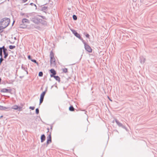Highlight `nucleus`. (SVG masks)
<instances>
[{"label": "nucleus", "mask_w": 157, "mask_h": 157, "mask_svg": "<svg viewBox=\"0 0 157 157\" xmlns=\"http://www.w3.org/2000/svg\"><path fill=\"white\" fill-rule=\"evenodd\" d=\"M12 90L11 89H8L7 88H3L1 89L0 92L2 93H11Z\"/></svg>", "instance_id": "nucleus-9"}, {"label": "nucleus", "mask_w": 157, "mask_h": 157, "mask_svg": "<svg viewBox=\"0 0 157 157\" xmlns=\"http://www.w3.org/2000/svg\"><path fill=\"white\" fill-rule=\"evenodd\" d=\"M0 139H2V136H0Z\"/></svg>", "instance_id": "nucleus-62"}, {"label": "nucleus", "mask_w": 157, "mask_h": 157, "mask_svg": "<svg viewBox=\"0 0 157 157\" xmlns=\"http://www.w3.org/2000/svg\"><path fill=\"white\" fill-rule=\"evenodd\" d=\"M25 17H29V16L28 14H25Z\"/></svg>", "instance_id": "nucleus-43"}, {"label": "nucleus", "mask_w": 157, "mask_h": 157, "mask_svg": "<svg viewBox=\"0 0 157 157\" xmlns=\"http://www.w3.org/2000/svg\"><path fill=\"white\" fill-rule=\"evenodd\" d=\"M27 27V25L25 24V23H22L19 26V28H22V29H25Z\"/></svg>", "instance_id": "nucleus-16"}, {"label": "nucleus", "mask_w": 157, "mask_h": 157, "mask_svg": "<svg viewBox=\"0 0 157 157\" xmlns=\"http://www.w3.org/2000/svg\"><path fill=\"white\" fill-rule=\"evenodd\" d=\"M137 0H132L134 2H136V1Z\"/></svg>", "instance_id": "nucleus-57"}, {"label": "nucleus", "mask_w": 157, "mask_h": 157, "mask_svg": "<svg viewBox=\"0 0 157 157\" xmlns=\"http://www.w3.org/2000/svg\"><path fill=\"white\" fill-rule=\"evenodd\" d=\"M46 11H46V10H44V11H43V12H44V13H47V12H46Z\"/></svg>", "instance_id": "nucleus-53"}, {"label": "nucleus", "mask_w": 157, "mask_h": 157, "mask_svg": "<svg viewBox=\"0 0 157 157\" xmlns=\"http://www.w3.org/2000/svg\"><path fill=\"white\" fill-rule=\"evenodd\" d=\"M35 107L34 106H30L29 107V109H31L32 110H33L34 109Z\"/></svg>", "instance_id": "nucleus-39"}, {"label": "nucleus", "mask_w": 157, "mask_h": 157, "mask_svg": "<svg viewBox=\"0 0 157 157\" xmlns=\"http://www.w3.org/2000/svg\"><path fill=\"white\" fill-rule=\"evenodd\" d=\"M82 111H85V109H83V110H82Z\"/></svg>", "instance_id": "nucleus-64"}, {"label": "nucleus", "mask_w": 157, "mask_h": 157, "mask_svg": "<svg viewBox=\"0 0 157 157\" xmlns=\"http://www.w3.org/2000/svg\"><path fill=\"white\" fill-rule=\"evenodd\" d=\"M24 77V76H20L19 77V78H23Z\"/></svg>", "instance_id": "nucleus-49"}, {"label": "nucleus", "mask_w": 157, "mask_h": 157, "mask_svg": "<svg viewBox=\"0 0 157 157\" xmlns=\"http://www.w3.org/2000/svg\"><path fill=\"white\" fill-rule=\"evenodd\" d=\"M15 45H10L9 46V48L10 49H13L15 48Z\"/></svg>", "instance_id": "nucleus-29"}, {"label": "nucleus", "mask_w": 157, "mask_h": 157, "mask_svg": "<svg viewBox=\"0 0 157 157\" xmlns=\"http://www.w3.org/2000/svg\"><path fill=\"white\" fill-rule=\"evenodd\" d=\"M39 20H40L39 21V24L40 23H41L42 25H47V22L46 21H45L41 18H40V19H39Z\"/></svg>", "instance_id": "nucleus-12"}, {"label": "nucleus", "mask_w": 157, "mask_h": 157, "mask_svg": "<svg viewBox=\"0 0 157 157\" xmlns=\"http://www.w3.org/2000/svg\"><path fill=\"white\" fill-rule=\"evenodd\" d=\"M13 57V56H10L9 57V58L8 59H10L11 58V57Z\"/></svg>", "instance_id": "nucleus-51"}, {"label": "nucleus", "mask_w": 157, "mask_h": 157, "mask_svg": "<svg viewBox=\"0 0 157 157\" xmlns=\"http://www.w3.org/2000/svg\"><path fill=\"white\" fill-rule=\"evenodd\" d=\"M84 44V47L85 50L89 53H91L92 49L90 45L84 40L82 42Z\"/></svg>", "instance_id": "nucleus-3"}, {"label": "nucleus", "mask_w": 157, "mask_h": 157, "mask_svg": "<svg viewBox=\"0 0 157 157\" xmlns=\"http://www.w3.org/2000/svg\"><path fill=\"white\" fill-rule=\"evenodd\" d=\"M48 87L47 86L46 88H45V90L44 91H45V92L46 93V92H47V90H48Z\"/></svg>", "instance_id": "nucleus-42"}, {"label": "nucleus", "mask_w": 157, "mask_h": 157, "mask_svg": "<svg viewBox=\"0 0 157 157\" xmlns=\"http://www.w3.org/2000/svg\"><path fill=\"white\" fill-rule=\"evenodd\" d=\"M49 73L50 74V77H53L56 74V70L53 68L49 70Z\"/></svg>", "instance_id": "nucleus-8"}, {"label": "nucleus", "mask_w": 157, "mask_h": 157, "mask_svg": "<svg viewBox=\"0 0 157 157\" xmlns=\"http://www.w3.org/2000/svg\"><path fill=\"white\" fill-rule=\"evenodd\" d=\"M22 110V107L18 105V108L17 110L18 111H20Z\"/></svg>", "instance_id": "nucleus-35"}, {"label": "nucleus", "mask_w": 157, "mask_h": 157, "mask_svg": "<svg viewBox=\"0 0 157 157\" xmlns=\"http://www.w3.org/2000/svg\"><path fill=\"white\" fill-rule=\"evenodd\" d=\"M10 43L11 44H13L14 43V42H10Z\"/></svg>", "instance_id": "nucleus-60"}, {"label": "nucleus", "mask_w": 157, "mask_h": 157, "mask_svg": "<svg viewBox=\"0 0 157 157\" xmlns=\"http://www.w3.org/2000/svg\"><path fill=\"white\" fill-rule=\"evenodd\" d=\"M6 28V26H4L2 24V21H0V33H2L3 30V29H4Z\"/></svg>", "instance_id": "nucleus-11"}, {"label": "nucleus", "mask_w": 157, "mask_h": 157, "mask_svg": "<svg viewBox=\"0 0 157 157\" xmlns=\"http://www.w3.org/2000/svg\"><path fill=\"white\" fill-rule=\"evenodd\" d=\"M0 50H1L2 54L3 52V54L4 55V58L6 59L8 55V52H7V49L5 47L4 45H3L2 47H0Z\"/></svg>", "instance_id": "nucleus-2"}, {"label": "nucleus", "mask_w": 157, "mask_h": 157, "mask_svg": "<svg viewBox=\"0 0 157 157\" xmlns=\"http://www.w3.org/2000/svg\"><path fill=\"white\" fill-rule=\"evenodd\" d=\"M30 19L35 24L37 25L39 24V21H40L39 19H40V18L38 17L37 16H35L33 17L30 18Z\"/></svg>", "instance_id": "nucleus-5"}, {"label": "nucleus", "mask_w": 157, "mask_h": 157, "mask_svg": "<svg viewBox=\"0 0 157 157\" xmlns=\"http://www.w3.org/2000/svg\"><path fill=\"white\" fill-rule=\"evenodd\" d=\"M52 142V140L51 132H50V133L47 137L46 147L48 145L51 143Z\"/></svg>", "instance_id": "nucleus-6"}, {"label": "nucleus", "mask_w": 157, "mask_h": 157, "mask_svg": "<svg viewBox=\"0 0 157 157\" xmlns=\"http://www.w3.org/2000/svg\"><path fill=\"white\" fill-rule=\"evenodd\" d=\"M14 39L15 40H17V38L16 37H14Z\"/></svg>", "instance_id": "nucleus-59"}, {"label": "nucleus", "mask_w": 157, "mask_h": 157, "mask_svg": "<svg viewBox=\"0 0 157 157\" xmlns=\"http://www.w3.org/2000/svg\"><path fill=\"white\" fill-rule=\"evenodd\" d=\"M37 16L42 18L43 19H44V20H47V19L45 17L43 16L42 15H37Z\"/></svg>", "instance_id": "nucleus-25"}, {"label": "nucleus", "mask_w": 157, "mask_h": 157, "mask_svg": "<svg viewBox=\"0 0 157 157\" xmlns=\"http://www.w3.org/2000/svg\"><path fill=\"white\" fill-rule=\"evenodd\" d=\"M47 129L48 130V131L47 132V133H48V132H49V128H47Z\"/></svg>", "instance_id": "nucleus-48"}, {"label": "nucleus", "mask_w": 157, "mask_h": 157, "mask_svg": "<svg viewBox=\"0 0 157 157\" xmlns=\"http://www.w3.org/2000/svg\"><path fill=\"white\" fill-rule=\"evenodd\" d=\"M17 108H18V105H14L11 108V110L12 109H13L17 110Z\"/></svg>", "instance_id": "nucleus-24"}, {"label": "nucleus", "mask_w": 157, "mask_h": 157, "mask_svg": "<svg viewBox=\"0 0 157 157\" xmlns=\"http://www.w3.org/2000/svg\"><path fill=\"white\" fill-rule=\"evenodd\" d=\"M47 3L45 4L44 5H41V6H39V7L38 8V10H39L44 11V10L47 11L48 10V7L47 6H43L46 5Z\"/></svg>", "instance_id": "nucleus-7"}, {"label": "nucleus", "mask_w": 157, "mask_h": 157, "mask_svg": "<svg viewBox=\"0 0 157 157\" xmlns=\"http://www.w3.org/2000/svg\"><path fill=\"white\" fill-rule=\"evenodd\" d=\"M0 65H1L2 62L4 60L3 58V55L2 54L1 50H0Z\"/></svg>", "instance_id": "nucleus-15"}, {"label": "nucleus", "mask_w": 157, "mask_h": 157, "mask_svg": "<svg viewBox=\"0 0 157 157\" xmlns=\"http://www.w3.org/2000/svg\"><path fill=\"white\" fill-rule=\"evenodd\" d=\"M15 22V21L14 20H13V21L12 23V26H13V25L14 24Z\"/></svg>", "instance_id": "nucleus-46"}, {"label": "nucleus", "mask_w": 157, "mask_h": 157, "mask_svg": "<svg viewBox=\"0 0 157 157\" xmlns=\"http://www.w3.org/2000/svg\"><path fill=\"white\" fill-rule=\"evenodd\" d=\"M28 5V3L25 4L24 5Z\"/></svg>", "instance_id": "nucleus-61"}, {"label": "nucleus", "mask_w": 157, "mask_h": 157, "mask_svg": "<svg viewBox=\"0 0 157 157\" xmlns=\"http://www.w3.org/2000/svg\"><path fill=\"white\" fill-rule=\"evenodd\" d=\"M33 5H34V4L33 3H32V2L31 3H30V4H29V5H31V6H33Z\"/></svg>", "instance_id": "nucleus-47"}, {"label": "nucleus", "mask_w": 157, "mask_h": 157, "mask_svg": "<svg viewBox=\"0 0 157 157\" xmlns=\"http://www.w3.org/2000/svg\"><path fill=\"white\" fill-rule=\"evenodd\" d=\"M0 110H6V111H9L11 110V109L10 107H6L0 105Z\"/></svg>", "instance_id": "nucleus-10"}, {"label": "nucleus", "mask_w": 157, "mask_h": 157, "mask_svg": "<svg viewBox=\"0 0 157 157\" xmlns=\"http://www.w3.org/2000/svg\"><path fill=\"white\" fill-rule=\"evenodd\" d=\"M1 81H2V79L0 77V84H2V83H1Z\"/></svg>", "instance_id": "nucleus-52"}, {"label": "nucleus", "mask_w": 157, "mask_h": 157, "mask_svg": "<svg viewBox=\"0 0 157 157\" xmlns=\"http://www.w3.org/2000/svg\"><path fill=\"white\" fill-rule=\"evenodd\" d=\"M44 98L42 97H40V102H39V105H40L43 102L44 100Z\"/></svg>", "instance_id": "nucleus-27"}, {"label": "nucleus", "mask_w": 157, "mask_h": 157, "mask_svg": "<svg viewBox=\"0 0 157 157\" xmlns=\"http://www.w3.org/2000/svg\"><path fill=\"white\" fill-rule=\"evenodd\" d=\"M107 98L110 101H112V100L109 98V96H107Z\"/></svg>", "instance_id": "nucleus-41"}, {"label": "nucleus", "mask_w": 157, "mask_h": 157, "mask_svg": "<svg viewBox=\"0 0 157 157\" xmlns=\"http://www.w3.org/2000/svg\"><path fill=\"white\" fill-rule=\"evenodd\" d=\"M50 61L51 65L53 64L54 66L56 65V60L54 57H53L52 59H51V58H50Z\"/></svg>", "instance_id": "nucleus-13"}, {"label": "nucleus", "mask_w": 157, "mask_h": 157, "mask_svg": "<svg viewBox=\"0 0 157 157\" xmlns=\"http://www.w3.org/2000/svg\"><path fill=\"white\" fill-rule=\"evenodd\" d=\"M3 117V115H2L0 117V119H1V118H2V117Z\"/></svg>", "instance_id": "nucleus-56"}, {"label": "nucleus", "mask_w": 157, "mask_h": 157, "mask_svg": "<svg viewBox=\"0 0 157 157\" xmlns=\"http://www.w3.org/2000/svg\"><path fill=\"white\" fill-rule=\"evenodd\" d=\"M50 126V131L49 132H51V134L52 133V128H53V124H48Z\"/></svg>", "instance_id": "nucleus-34"}, {"label": "nucleus", "mask_w": 157, "mask_h": 157, "mask_svg": "<svg viewBox=\"0 0 157 157\" xmlns=\"http://www.w3.org/2000/svg\"><path fill=\"white\" fill-rule=\"evenodd\" d=\"M33 6H34L36 7V8H35L36 10H38V8H37V6L35 4H34V5H33Z\"/></svg>", "instance_id": "nucleus-44"}, {"label": "nucleus", "mask_w": 157, "mask_h": 157, "mask_svg": "<svg viewBox=\"0 0 157 157\" xmlns=\"http://www.w3.org/2000/svg\"><path fill=\"white\" fill-rule=\"evenodd\" d=\"M46 93L45 92V91L43 92L40 94V97H42L43 98H44Z\"/></svg>", "instance_id": "nucleus-26"}, {"label": "nucleus", "mask_w": 157, "mask_h": 157, "mask_svg": "<svg viewBox=\"0 0 157 157\" xmlns=\"http://www.w3.org/2000/svg\"><path fill=\"white\" fill-rule=\"evenodd\" d=\"M36 63V65H37V66H39V63L38 62H36V63Z\"/></svg>", "instance_id": "nucleus-50"}, {"label": "nucleus", "mask_w": 157, "mask_h": 157, "mask_svg": "<svg viewBox=\"0 0 157 157\" xmlns=\"http://www.w3.org/2000/svg\"><path fill=\"white\" fill-rule=\"evenodd\" d=\"M145 59L143 56H141L140 57V61L141 63H144L145 61Z\"/></svg>", "instance_id": "nucleus-17"}, {"label": "nucleus", "mask_w": 157, "mask_h": 157, "mask_svg": "<svg viewBox=\"0 0 157 157\" xmlns=\"http://www.w3.org/2000/svg\"><path fill=\"white\" fill-rule=\"evenodd\" d=\"M54 86H55V87L57 88L56 82L54 85H53L51 86V89H52L53 87Z\"/></svg>", "instance_id": "nucleus-37"}, {"label": "nucleus", "mask_w": 157, "mask_h": 157, "mask_svg": "<svg viewBox=\"0 0 157 157\" xmlns=\"http://www.w3.org/2000/svg\"><path fill=\"white\" fill-rule=\"evenodd\" d=\"M72 33L77 38L82 41V42L84 40L81 37L80 35L74 29H70Z\"/></svg>", "instance_id": "nucleus-4"}, {"label": "nucleus", "mask_w": 157, "mask_h": 157, "mask_svg": "<svg viewBox=\"0 0 157 157\" xmlns=\"http://www.w3.org/2000/svg\"><path fill=\"white\" fill-rule=\"evenodd\" d=\"M43 74L42 71H40L39 72L38 76L39 77H42L43 76Z\"/></svg>", "instance_id": "nucleus-31"}, {"label": "nucleus", "mask_w": 157, "mask_h": 157, "mask_svg": "<svg viewBox=\"0 0 157 157\" xmlns=\"http://www.w3.org/2000/svg\"><path fill=\"white\" fill-rule=\"evenodd\" d=\"M28 0H22L23 3H25Z\"/></svg>", "instance_id": "nucleus-45"}, {"label": "nucleus", "mask_w": 157, "mask_h": 157, "mask_svg": "<svg viewBox=\"0 0 157 157\" xmlns=\"http://www.w3.org/2000/svg\"><path fill=\"white\" fill-rule=\"evenodd\" d=\"M28 58L31 61V60L32 59V57H31V56L30 55H29L28 56Z\"/></svg>", "instance_id": "nucleus-38"}, {"label": "nucleus", "mask_w": 157, "mask_h": 157, "mask_svg": "<svg viewBox=\"0 0 157 157\" xmlns=\"http://www.w3.org/2000/svg\"><path fill=\"white\" fill-rule=\"evenodd\" d=\"M21 22L23 23H29V21L26 18H23Z\"/></svg>", "instance_id": "nucleus-20"}, {"label": "nucleus", "mask_w": 157, "mask_h": 157, "mask_svg": "<svg viewBox=\"0 0 157 157\" xmlns=\"http://www.w3.org/2000/svg\"><path fill=\"white\" fill-rule=\"evenodd\" d=\"M21 68L22 69L24 70V71H26L27 70V67H25L24 66L23 64H22L21 66Z\"/></svg>", "instance_id": "nucleus-30"}, {"label": "nucleus", "mask_w": 157, "mask_h": 157, "mask_svg": "<svg viewBox=\"0 0 157 157\" xmlns=\"http://www.w3.org/2000/svg\"><path fill=\"white\" fill-rule=\"evenodd\" d=\"M25 71L26 72V73L27 74H28V72L27 71V70L26 71Z\"/></svg>", "instance_id": "nucleus-54"}, {"label": "nucleus", "mask_w": 157, "mask_h": 157, "mask_svg": "<svg viewBox=\"0 0 157 157\" xmlns=\"http://www.w3.org/2000/svg\"><path fill=\"white\" fill-rule=\"evenodd\" d=\"M83 34L85 36L86 38H88V39H90V35L88 33H86V32H84L83 33Z\"/></svg>", "instance_id": "nucleus-23"}, {"label": "nucleus", "mask_w": 157, "mask_h": 157, "mask_svg": "<svg viewBox=\"0 0 157 157\" xmlns=\"http://www.w3.org/2000/svg\"><path fill=\"white\" fill-rule=\"evenodd\" d=\"M40 142L41 143L43 142L46 139V136L44 134H42L40 136Z\"/></svg>", "instance_id": "nucleus-14"}, {"label": "nucleus", "mask_w": 157, "mask_h": 157, "mask_svg": "<svg viewBox=\"0 0 157 157\" xmlns=\"http://www.w3.org/2000/svg\"><path fill=\"white\" fill-rule=\"evenodd\" d=\"M72 18L74 20L76 21L77 19V16L76 15L74 14L72 16Z\"/></svg>", "instance_id": "nucleus-28"}, {"label": "nucleus", "mask_w": 157, "mask_h": 157, "mask_svg": "<svg viewBox=\"0 0 157 157\" xmlns=\"http://www.w3.org/2000/svg\"><path fill=\"white\" fill-rule=\"evenodd\" d=\"M115 121L117 124L119 126V127H121L122 126V124L120 123L117 119H115Z\"/></svg>", "instance_id": "nucleus-18"}, {"label": "nucleus", "mask_w": 157, "mask_h": 157, "mask_svg": "<svg viewBox=\"0 0 157 157\" xmlns=\"http://www.w3.org/2000/svg\"><path fill=\"white\" fill-rule=\"evenodd\" d=\"M85 114H86V113L87 112L86 111H85Z\"/></svg>", "instance_id": "nucleus-63"}, {"label": "nucleus", "mask_w": 157, "mask_h": 157, "mask_svg": "<svg viewBox=\"0 0 157 157\" xmlns=\"http://www.w3.org/2000/svg\"><path fill=\"white\" fill-rule=\"evenodd\" d=\"M32 62L35 63H36V60L35 59H32V60L31 61Z\"/></svg>", "instance_id": "nucleus-40"}, {"label": "nucleus", "mask_w": 157, "mask_h": 157, "mask_svg": "<svg viewBox=\"0 0 157 157\" xmlns=\"http://www.w3.org/2000/svg\"><path fill=\"white\" fill-rule=\"evenodd\" d=\"M121 127L122 128L125 129L126 131H128V129L127 128V127L125 126L123 124H122V126Z\"/></svg>", "instance_id": "nucleus-36"}, {"label": "nucleus", "mask_w": 157, "mask_h": 157, "mask_svg": "<svg viewBox=\"0 0 157 157\" xmlns=\"http://www.w3.org/2000/svg\"><path fill=\"white\" fill-rule=\"evenodd\" d=\"M58 82H60V78L58 76L55 75L53 77Z\"/></svg>", "instance_id": "nucleus-19"}, {"label": "nucleus", "mask_w": 157, "mask_h": 157, "mask_svg": "<svg viewBox=\"0 0 157 157\" xmlns=\"http://www.w3.org/2000/svg\"><path fill=\"white\" fill-rule=\"evenodd\" d=\"M87 129H88V128H87V127L86 130L85 131L86 132L87 131Z\"/></svg>", "instance_id": "nucleus-58"}, {"label": "nucleus", "mask_w": 157, "mask_h": 157, "mask_svg": "<svg viewBox=\"0 0 157 157\" xmlns=\"http://www.w3.org/2000/svg\"><path fill=\"white\" fill-rule=\"evenodd\" d=\"M50 58H51V59L53 58V57H54V54L52 50L50 52Z\"/></svg>", "instance_id": "nucleus-22"}, {"label": "nucleus", "mask_w": 157, "mask_h": 157, "mask_svg": "<svg viewBox=\"0 0 157 157\" xmlns=\"http://www.w3.org/2000/svg\"><path fill=\"white\" fill-rule=\"evenodd\" d=\"M63 71L65 73H67L68 71V69L67 68H64L63 69Z\"/></svg>", "instance_id": "nucleus-32"}, {"label": "nucleus", "mask_w": 157, "mask_h": 157, "mask_svg": "<svg viewBox=\"0 0 157 157\" xmlns=\"http://www.w3.org/2000/svg\"><path fill=\"white\" fill-rule=\"evenodd\" d=\"M25 13H21V15H22V16L24 15H25Z\"/></svg>", "instance_id": "nucleus-55"}, {"label": "nucleus", "mask_w": 157, "mask_h": 157, "mask_svg": "<svg viewBox=\"0 0 157 157\" xmlns=\"http://www.w3.org/2000/svg\"><path fill=\"white\" fill-rule=\"evenodd\" d=\"M0 21H2V24L4 26L7 27L10 24V20L9 18L4 17L2 18Z\"/></svg>", "instance_id": "nucleus-1"}, {"label": "nucleus", "mask_w": 157, "mask_h": 157, "mask_svg": "<svg viewBox=\"0 0 157 157\" xmlns=\"http://www.w3.org/2000/svg\"><path fill=\"white\" fill-rule=\"evenodd\" d=\"M39 111L38 108H37L35 109V113L36 114H38L39 113Z\"/></svg>", "instance_id": "nucleus-33"}, {"label": "nucleus", "mask_w": 157, "mask_h": 157, "mask_svg": "<svg viewBox=\"0 0 157 157\" xmlns=\"http://www.w3.org/2000/svg\"><path fill=\"white\" fill-rule=\"evenodd\" d=\"M75 110V109L74 108L73 105H71L70 106L69 108V110L70 111H74Z\"/></svg>", "instance_id": "nucleus-21"}]
</instances>
